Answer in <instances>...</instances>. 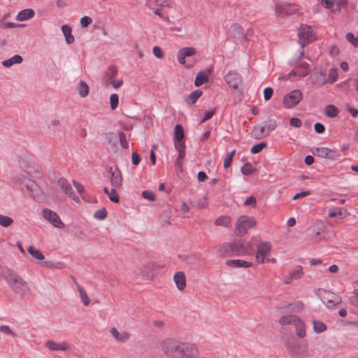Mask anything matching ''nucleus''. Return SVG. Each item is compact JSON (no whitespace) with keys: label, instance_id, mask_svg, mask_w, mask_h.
Returning <instances> with one entry per match:
<instances>
[{"label":"nucleus","instance_id":"obj_51","mask_svg":"<svg viewBox=\"0 0 358 358\" xmlns=\"http://www.w3.org/2000/svg\"><path fill=\"white\" fill-rule=\"evenodd\" d=\"M291 307V310L294 313H299L301 311L303 308V303L302 301H296L294 303L289 305Z\"/></svg>","mask_w":358,"mask_h":358},{"label":"nucleus","instance_id":"obj_28","mask_svg":"<svg viewBox=\"0 0 358 358\" xmlns=\"http://www.w3.org/2000/svg\"><path fill=\"white\" fill-rule=\"evenodd\" d=\"M34 15V11L32 9H24L19 12L16 16V19L19 21H24L32 17Z\"/></svg>","mask_w":358,"mask_h":358},{"label":"nucleus","instance_id":"obj_31","mask_svg":"<svg viewBox=\"0 0 358 358\" xmlns=\"http://www.w3.org/2000/svg\"><path fill=\"white\" fill-rule=\"evenodd\" d=\"M22 62V57L20 55H15L8 59L4 60L2 64L5 67H10L15 64H20Z\"/></svg>","mask_w":358,"mask_h":358},{"label":"nucleus","instance_id":"obj_37","mask_svg":"<svg viewBox=\"0 0 358 358\" xmlns=\"http://www.w3.org/2000/svg\"><path fill=\"white\" fill-rule=\"evenodd\" d=\"M324 229V226L322 222H316L309 229V230L315 236V237L323 233Z\"/></svg>","mask_w":358,"mask_h":358},{"label":"nucleus","instance_id":"obj_52","mask_svg":"<svg viewBox=\"0 0 358 358\" xmlns=\"http://www.w3.org/2000/svg\"><path fill=\"white\" fill-rule=\"evenodd\" d=\"M167 0H148L147 5L149 8H152L153 6H165V3Z\"/></svg>","mask_w":358,"mask_h":358},{"label":"nucleus","instance_id":"obj_1","mask_svg":"<svg viewBox=\"0 0 358 358\" xmlns=\"http://www.w3.org/2000/svg\"><path fill=\"white\" fill-rule=\"evenodd\" d=\"M159 350L168 358H196L199 355V350L195 344L174 338L162 340Z\"/></svg>","mask_w":358,"mask_h":358},{"label":"nucleus","instance_id":"obj_29","mask_svg":"<svg viewBox=\"0 0 358 358\" xmlns=\"http://www.w3.org/2000/svg\"><path fill=\"white\" fill-rule=\"evenodd\" d=\"M291 6L290 3L286 4H276L275 6V11L279 14H286L291 15L296 13V9L289 10V6Z\"/></svg>","mask_w":358,"mask_h":358},{"label":"nucleus","instance_id":"obj_40","mask_svg":"<svg viewBox=\"0 0 358 358\" xmlns=\"http://www.w3.org/2000/svg\"><path fill=\"white\" fill-rule=\"evenodd\" d=\"M297 71H299V76L301 77H304L308 74L309 72V65L306 62H302L297 66H296Z\"/></svg>","mask_w":358,"mask_h":358},{"label":"nucleus","instance_id":"obj_34","mask_svg":"<svg viewBox=\"0 0 358 358\" xmlns=\"http://www.w3.org/2000/svg\"><path fill=\"white\" fill-rule=\"evenodd\" d=\"M28 252L32 256L33 258L37 260H43L45 259L43 253L33 245L28 248Z\"/></svg>","mask_w":358,"mask_h":358},{"label":"nucleus","instance_id":"obj_14","mask_svg":"<svg viewBox=\"0 0 358 358\" xmlns=\"http://www.w3.org/2000/svg\"><path fill=\"white\" fill-rule=\"evenodd\" d=\"M314 155L322 158H327L331 160L337 159L340 157V154L336 150L327 148H316L313 150Z\"/></svg>","mask_w":358,"mask_h":358},{"label":"nucleus","instance_id":"obj_47","mask_svg":"<svg viewBox=\"0 0 358 358\" xmlns=\"http://www.w3.org/2000/svg\"><path fill=\"white\" fill-rule=\"evenodd\" d=\"M13 223V219L10 217L0 214V225L4 227L10 226Z\"/></svg>","mask_w":358,"mask_h":358},{"label":"nucleus","instance_id":"obj_2","mask_svg":"<svg viewBox=\"0 0 358 358\" xmlns=\"http://www.w3.org/2000/svg\"><path fill=\"white\" fill-rule=\"evenodd\" d=\"M10 182L15 186H18L31 199H43V192L38 185L31 178L20 173H13L10 178Z\"/></svg>","mask_w":358,"mask_h":358},{"label":"nucleus","instance_id":"obj_42","mask_svg":"<svg viewBox=\"0 0 358 358\" xmlns=\"http://www.w3.org/2000/svg\"><path fill=\"white\" fill-rule=\"evenodd\" d=\"M313 329L316 334H320L327 330V326L324 323L320 321L314 320L313 322Z\"/></svg>","mask_w":358,"mask_h":358},{"label":"nucleus","instance_id":"obj_16","mask_svg":"<svg viewBox=\"0 0 358 358\" xmlns=\"http://www.w3.org/2000/svg\"><path fill=\"white\" fill-rule=\"evenodd\" d=\"M227 83L234 89H238L242 83L241 76L236 71H230L224 77Z\"/></svg>","mask_w":358,"mask_h":358},{"label":"nucleus","instance_id":"obj_17","mask_svg":"<svg viewBox=\"0 0 358 358\" xmlns=\"http://www.w3.org/2000/svg\"><path fill=\"white\" fill-rule=\"evenodd\" d=\"M110 336L117 343H125L130 338V334L124 330L119 331L115 327H111L109 330Z\"/></svg>","mask_w":358,"mask_h":358},{"label":"nucleus","instance_id":"obj_35","mask_svg":"<svg viewBox=\"0 0 358 358\" xmlns=\"http://www.w3.org/2000/svg\"><path fill=\"white\" fill-rule=\"evenodd\" d=\"M208 80V76L204 71H200L197 73L195 80L194 85L196 87L202 85L203 83H207Z\"/></svg>","mask_w":358,"mask_h":358},{"label":"nucleus","instance_id":"obj_61","mask_svg":"<svg viewBox=\"0 0 358 358\" xmlns=\"http://www.w3.org/2000/svg\"><path fill=\"white\" fill-rule=\"evenodd\" d=\"M215 111H216V110L215 108L206 111L205 113L204 117L201 120L200 123H203L204 122H206V121L208 120L209 119H210L213 117V115L215 113Z\"/></svg>","mask_w":358,"mask_h":358},{"label":"nucleus","instance_id":"obj_56","mask_svg":"<svg viewBox=\"0 0 358 358\" xmlns=\"http://www.w3.org/2000/svg\"><path fill=\"white\" fill-rule=\"evenodd\" d=\"M346 39L348 42L352 43L355 47H358V37H355L354 34L349 32L346 34Z\"/></svg>","mask_w":358,"mask_h":358},{"label":"nucleus","instance_id":"obj_15","mask_svg":"<svg viewBox=\"0 0 358 358\" xmlns=\"http://www.w3.org/2000/svg\"><path fill=\"white\" fill-rule=\"evenodd\" d=\"M303 275V267L300 265L294 266L283 278L285 284H291L295 280L301 279Z\"/></svg>","mask_w":358,"mask_h":358},{"label":"nucleus","instance_id":"obj_57","mask_svg":"<svg viewBox=\"0 0 358 358\" xmlns=\"http://www.w3.org/2000/svg\"><path fill=\"white\" fill-rule=\"evenodd\" d=\"M141 196L143 199L150 201H155L156 199L155 194L152 192L148 190L143 191Z\"/></svg>","mask_w":358,"mask_h":358},{"label":"nucleus","instance_id":"obj_24","mask_svg":"<svg viewBox=\"0 0 358 358\" xmlns=\"http://www.w3.org/2000/svg\"><path fill=\"white\" fill-rule=\"evenodd\" d=\"M350 215V213L341 207L333 208L329 210V216L330 217H338L340 219H343L348 217Z\"/></svg>","mask_w":358,"mask_h":358},{"label":"nucleus","instance_id":"obj_30","mask_svg":"<svg viewBox=\"0 0 358 358\" xmlns=\"http://www.w3.org/2000/svg\"><path fill=\"white\" fill-rule=\"evenodd\" d=\"M76 287H77V290H78V292L79 293L80 299H81L83 305L85 306H89L91 300L89 298V296H87V294L86 291L83 289V287H81L78 283H76Z\"/></svg>","mask_w":358,"mask_h":358},{"label":"nucleus","instance_id":"obj_21","mask_svg":"<svg viewBox=\"0 0 358 358\" xmlns=\"http://www.w3.org/2000/svg\"><path fill=\"white\" fill-rule=\"evenodd\" d=\"M226 264L232 268H250L252 266L251 262L243 259H229L226 262Z\"/></svg>","mask_w":358,"mask_h":358},{"label":"nucleus","instance_id":"obj_5","mask_svg":"<svg viewBox=\"0 0 358 358\" xmlns=\"http://www.w3.org/2000/svg\"><path fill=\"white\" fill-rule=\"evenodd\" d=\"M273 245L270 241H259L257 245L255 260L259 264H262L271 256Z\"/></svg>","mask_w":358,"mask_h":358},{"label":"nucleus","instance_id":"obj_20","mask_svg":"<svg viewBox=\"0 0 358 358\" xmlns=\"http://www.w3.org/2000/svg\"><path fill=\"white\" fill-rule=\"evenodd\" d=\"M173 281L176 287L180 291H183L186 287V277L182 271L176 272L173 275Z\"/></svg>","mask_w":358,"mask_h":358},{"label":"nucleus","instance_id":"obj_6","mask_svg":"<svg viewBox=\"0 0 358 358\" xmlns=\"http://www.w3.org/2000/svg\"><path fill=\"white\" fill-rule=\"evenodd\" d=\"M257 222L252 217L241 216L236 221L235 231L239 236L245 235L248 230L256 226Z\"/></svg>","mask_w":358,"mask_h":358},{"label":"nucleus","instance_id":"obj_13","mask_svg":"<svg viewBox=\"0 0 358 358\" xmlns=\"http://www.w3.org/2000/svg\"><path fill=\"white\" fill-rule=\"evenodd\" d=\"M287 348L294 358H308L310 356L308 347L306 344L287 345Z\"/></svg>","mask_w":358,"mask_h":358},{"label":"nucleus","instance_id":"obj_43","mask_svg":"<svg viewBox=\"0 0 358 358\" xmlns=\"http://www.w3.org/2000/svg\"><path fill=\"white\" fill-rule=\"evenodd\" d=\"M335 3H336V0H321L320 1L321 6L327 9L330 10L332 13H336V9L334 8Z\"/></svg>","mask_w":358,"mask_h":358},{"label":"nucleus","instance_id":"obj_55","mask_svg":"<svg viewBox=\"0 0 358 358\" xmlns=\"http://www.w3.org/2000/svg\"><path fill=\"white\" fill-rule=\"evenodd\" d=\"M338 71L336 69H331L329 71V81L330 83H334L338 78Z\"/></svg>","mask_w":358,"mask_h":358},{"label":"nucleus","instance_id":"obj_54","mask_svg":"<svg viewBox=\"0 0 358 358\" xmlns=\"http://www.w3.org/2000/svg\"><path fill=\"white\" fill-rule=\"evenodd\" d=\"M117 68L114 66H111L108 68V70L106 72L105 76L108 79H113L117 74Z\"/></svg>","mask_w":358,"mask_h":358},{"label":"nucleus","instance_id":"obj_11","mask_svg":"<svg viewBox=\"0 0 358 358\" xmlns=\"http://www.w3.org/2000/svg\"><path fill=\"white\" fill-rule=\"evenodd\" d=\"M43 217L56 228L63 229L65 227V224L61 220L59 216L55 212L48 208H44L43 210Z\"/></svg>","mask_w":358,"mask_h":358},{"label":"nucleus","instance_id":"obj_25","mask_svg":"<svg viewBox=\"0 0 358 358\" xmlns=\"http://www.w3.org/2000/svg\"><path fill=\"white\" fill-rule=\"evenodd\" d=\"M269 134L266 131V128L264 127H260L258 125H255L253 127L251 136L255 139H262Z\"/></svg>","mask_w":358,"mask_h":358},{"label":"nucleus","instance_id":"obj_12","mask_svg":"<svg viewBox=\"0 0 358 358\" xmlns=\"http://www.w3.org/2000/svg\"><path fill=\"white\" fill-rule=\"evenodd\" d=\"M299 40L301 43L302 47L306 43H309L315 40V37L313 34L312 27L308 25H301L299 31Z\"/></svg>","mask_w":358,"mask_h":358},{"label":"nucleus","instance_id":"obj_44","mask_svg":"<svg viewBox=\"0 0 358 358\" xmlns=\"http://www.w3.org/2000/svg\"><path fill=\"white\" fill-rule=\"evenodd\" d=\"M255 171V169L249 162L244 164V165L241 168V172L245 176H249L252 174Z\"/></svg>","mask_w":358,"mask_h":358},{"label":"nucleus","instance_id":"obj_63","mask_svg":"<svg viewBox=\"0 0 358 358\" xmlns=\"http://www.w3.org/2000/svg\"><path fill=\"white\" fill-rule=\"evenodd\" d=\"M153 54L158 59H162L164 57L162 49L158 46H155L153 48Z\"/></svg>","mask_w":358,"mask_h":358},{"label":"nucleus","instance_id":"obj_53","mask_svg":"<svg viewBox=\"0 0 358 358\" xmlns=\"http://www.w3.org/2000/svg\"><path fill=\"white\" fill-rule=\"evenodd\" d=\"M119 103V96L116 94H113L110 96V108L112 110H115L118 105Z\"/></svg>","mask_w":358,"mask_h":358},{"label":"nucleus","instance_id":"obj_50","mask_svg":"<svg viewBox=\"0 0 358 358\" xmlns=\"http://www.w3.org/2000/svg\"><path fill=\"white\" fill-rule=\"evenodd\" d=\"M21 26L20 24H15L13 22H6L4 18L0 20V28L9 29Z\"/></svg>","mask_w":358,"mask_h":358},{"label":"nucleus","instance_id":"obj_19","mask_svg":"<svg viewBox=\"0 0 358 358\" xmlns=\"http://www.w3.org/2000/svg\"><path fill=\"white\" fill-rule=\"evenodd\" d=\"M57 185L61 189V190L69 195L70 198L73 200L76 199L75 196H73V189L71 184L67 181V180L64 178H61L57 181Z\"/></svg>","mask_w":358,"mask_h":358},{"label":"nucleus","instance_id":"obj_60","mask_svg":"<svg viewBox=\"0 0 358 358\" xmlns=\"http://www.w3.org/2000/svg\"><path fill=\"white\" fill-rule=\"evenodd\" d=\"M110 200L113 202L119 201V196L114 188H112L108 194Z\"/></svg>","mask_w":358,"mask_h":358},{"label":"nucleus","instance_id":"obj_49","mask_svg":"<svg viewBox=\"0 0 358 358\" xmlns=\"http://www.w3.org/2000/svg\"><path fill=\"white\" fill-rule=\"evenodd\" d=\"M108 212L105 208H102L98 210H96L94 214V218L97 220H103L107 217Z\"/></svg>","mask_w":358,"mask_h":358},{"label":"nucleus","instance_id":"obj_4","mask_svg":"<svg viewBox=\"0 0 358 358\" xmlns=\"http://www.w3.org/2000/svg\"><path fill=\"white\" fill-rule=\"evenodd\" d=\"M221 251L222 253L233 252L238 256L249 255L252 252V245L250 243H245L242 241H236L231 243L224 245Z\"/></svg>","mask_w":358,"mask_h":358},{"label":"nucleus","instance_id":"obj_22","mask_svg":"<svg viewBox=\"0 0 358 358\" xmlns=\"http://www.w3.org/2000/svg\"><path fill=\"white\" fill-rule=\"evenodd\" d=\"M110 182L113 187H120L122 185V178L120 171L118 169H115L113 171L112 168H110Z\"/></svg>","mask_w":358,"mask_h":358},{"label":"nucleus","instance_id":"obj_8","mask_svg":"<svg viewBox=\"0 0 358 358\" xmlns=\"http://www.w3.org/2000/svg\"><path fill=\"white\" fill-rule=\"evenodd\" d=\"M318 295L323 303L329 308L335 307L342 301L341 297L339 295L326 289H320Z\"/></svg>","mask_w":358,"mask_h":358},{"label":"nucleus","instance_id":"obj_23","mask_svg":"<svg viewBox=\"0 0 358 358\" xmlns=\"http://www.w3.org/2000/svg\"><path fill=\"white\" fill-rule=\"evenodd\" d=\"M300 317L296 315H285L281 316L278 320V323L280 325H294Z\"/></svg>","mask_w":358,"mask_h":358},{"label":"nucleus","instance_id":"obj_38","mask_svg":"<svg viewBox=\"0 0 358 358\" xmlns=\"http://www.w3.org/2000/svg\"><path fill=\"white\" fill-rule=\"evenodd\" d=\"M78 94L81 97H85L89 94V87L87 84L83 80H80L78 87Z\"/></svg>","mask_w":358,"mask_h":358},{"label":"nucleus","instance_id":"obj_27","mask_svg":"<svg viewBox=\"0 0 358 358\" xmlns=\"http://www.w3.org/2000/svg\"><path fill=\"white\" fill-rule=\"evenodd\" d=\"M62 31L65 36V41L67 44H71L74 42L75 38L72 35V29L69 25L64 24L62 27Z\"/></svg>","mask_w":358,"mask_h":358},{"label":"nucleus","instance_id":"obj_10","mask_svg":"<svg viewBox=\"0 0 358 358\" xmlns=\"http://www.w3.org/2000/svg\"><path fill=\"white\" fill-rule=\"evenodd\" d=\"M303 98V94L300 90H294L287 94L283 99V104L286 108L295 107Z\"/></svg>","mask_w":358,"mask_h":358},{"label":"nucleus","instance_id":"obj_58","mask_svg":"<svg viewBox=\"0 0 358 358\" xmlns=\"http://www.w3.org/2000/svg\"><path fill=\"white\" fill-rule=\"evenodd\" d=\"M118 135L121 146L124 149L128 148L129 144L127 143L125 134L122 131H120Z\"/></svg>","mask_w":358,"mask_h":358},{"label":"nucleus","instance_id":"obj_39","mask_svg":"<svg viewBox=\"0 0 358 358\" xmlns=\"http://www.w3.org/2000/svg\"><path fill=\"white\" fill-rule=\"evenodd\" d=\"M174 141H180L184 138V130L183 127L180 124H177L174 129Z\"/></svg>","mask_w":358,"mask_h":358},{"label":"nucleus","instance_id":"obj_62","mask_svg":"<svg viewBox=\"0 0 358 358\" xmlns=\"http://www.w3.org/2000/svg\"><path fill=\"white\" fill-rule=\"evenodd\" d=\"M273 90L271 87H266L264 90V99L266 101H268L273 95Z\"/></svg>","mask_w":358,"mask_h":358},{"label":"nucleus","instance_id":"obj_33","mask_svg":"<svg viewBox=\"0 0 358 358\" xmlns=\"http://www.w3.org/2000/svg\"><path fill=\"white\" fill-rule=\"evenodd\" d=\"M202 95L201 90H196L190 93L186 99V101L189 104H194L196 102L198 99Z\"/></svg>","mask_w":358,"mask_h":358},{"label":"nucleus","instance_id":"obj_26","mask_svg":"<svg viewBox=\"0 0 358 358\" xmlns=\"http://www.w3.org/2000/svg\"><path fill=\"white\" fill-rule=\"evenodd\" d=\"M294 326L295 327V333L296 336L301 338H304L306 335V331L303 321L299 318Z\"/></svg>","mask_w":358,"mask_h":358},{"label":"nucleus","instance_id":"obj_45","mask_svg":"<svg viewBox=\"0 0 358 358\" xmlns=\"http://www.w3.org/2000/svg\"><path fill=\"white\" fill-rule=\"evenodd\" d=\"M185 157V152H181L178 153V156L176 159L175 162V167L178 170H180V171H182V162L184 160V158Z\"/></svg>","mask_w":358,"mask_h":358},{"label":"nucleus","instance_id":"obj_41","mask_svg":"<svg viewBox=\"0 0 358 358\" xmlns=\"http://www.w3.org/2000/svg\"><path fill=\"white\" fill-rule=\"evenodd\" d=\"M231 224V218L228 216H221L215 220L216 226L227 227Z\"/></svg>","mask_w":358,"mask_h":358},{"label":"nucleus","instance_id":"obj_36","mask_svg":"<svg viewBox=\"0 0 358 358\" xmlns=\"http://www.w3.org/2000/svg\"><path fill=\"white\" fill-rule=\"evenodd\" d=\"M46 347L51 350H65L66 349V344L56 343L52 341H48L46 343Z\"/></svg>","mask_w":358,"mask_h":358},{"label":"nucleus","instance_id":"obj_64","mask_svg":"<svg viewBox=\"0 0 358 358\" xmlns=\"http://www.w3.org/2000/svg\"><path fill=\"white\" fill-rule=\"evenodd\" d=\"M92 22V20L88 16L83 17L80 19V24L83 27H87Z\"/></svg>","mask_w":358,"mask_h":358},{"label":"nucleus","instance_id":"obj_18","mask_svg":"<svg viewBox=\"0 0 358 358\" xmlns=\"http://www.w3.org/2000/svg\"><path fill=\"white\" fill-rule=\"evenodd\" d=\"M196 49L193 47H185L180 49L177 54V59L180 64H185V58L196 55Z\"/></svg>","mask_w":358,"mask_h":358},{"label":"nucleus","instance_id":"obj_59","mask_svg":"<svg viewBox=\"0 0 358 358\" xmlns=\"http://www.w3.org/2000/svg\"><path fill=\"white\" fill-rule=\"evenodd\" d=\"M175 148L178 151V153L185 152V145L183 140L180 141H175Z\"/></svg>","mask_w":358,"mask_h":358},{"label":"nucleus","instance_id":"obj_3","mask_svg":"<svg viewBox=\"0 0 358 358\" xmlns=\"http://www.w3.org/2000/svg\"><path fill=\"white\" fill-rule=\"evenodd\" d=\"M2 276L11 289L16 293L26 294L29 291L27 282L12 270L5 268L2 271Z\"/></svg>","mask_w":358,"mask_h":358},{"label":"nucleus","instance_id":"obj_48","mask_svg":"<svg viewBox=\"0 0 358 358\" xmlns=\"http://www.w3.org/2000/svg\"><path fill=\"white\" fill-rule=\"evenodd\" d=\"M267 146V143L266 142H261L257 143L252 147L250 152L252 154H257L260 152L264 148Z\"/></svg>","mask_w":358,"mask_h":358},{"label":"nucleus","instance_id":"obj_7","mask_svg":"<svg viewBox=\"0 0 358 358\" xmlns=\"http://www.w3.org/2000/svg\"><path fill=\"white\" fill-rule=\"evenodd\" d=\"M162 266L155 262H147L139 268L140 275L146 280L152 281L157 275V271Z\"/></svg>","mask_w":358,"mask_h":358},{"label":"nucleus","instance_id":"obj_32","mask_svg":"<svg viewBox=\"0 0 358 358\" xmlns=\"http://www.w3.org/2000/svg\"><path fill=\"white\" fill-rule=\"evenodd\" d=\"M338 113H339V110L338 109L337 107H336L334 105L329 104L325 107L324 114L328 117H331V118L335 117L338 115Z\"/></svg>","mask_w":358,"mask_h":358},{"label":"nucleus","instance_id":"obj_46","mask_svg":"<svg viewBox=\"0 0 358 358\" xmlns=\"http://www.w3.org/2000/svg\"><path fill=\"white\" fill-rule=\"evenodd\" d=\"M277 127L276 122L271 118V117H268V120L267 121V124L266 126H264V128H266V131L269 134L271 131H274L275 128Z\"/></svg>","mask_w":358,"mask_h":358},{"label":"nucleus","instance_id":"obj_9","mask_svg":"<svg viewBox=\"0 0 358 358\" xmlns=\"http://www.w3.org/2000/svg\"><path fill=\"white\" fill-rule=\"evenodd\" d=\"M20 168L31 179L39 178L42 176L41 166L34 162L25 163L24 162H20Z\"/></svg>","mask_w":358,"mask_h":358}]
</instances>
